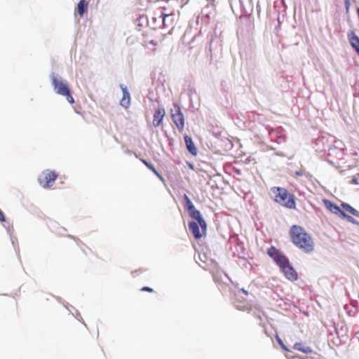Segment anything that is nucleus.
Here are the masks:
<instances>
[{
    "label": "nucleus",
    "mask_w": 359,
    "mask_h": 359,
    "mask_svg": "<svg viewBox=\"0 0 359 359\" xmlns=\"http://www.w3.org/2000/svg\"><path fill=\"white\" fill-rule=\"evenodd\" d=\"M160 18H162V23L163 27H168L172 25V22L173 20V15L172 14V11H170L169 13L161 11Z\"/></svg>",
    "instance_id": "nucleus-16"
},
{
    "label": "nucleus",
    "mask_w": 359,
    "mask_h": 359,
    "mask_svg": "<svg viewBox=\"0 0 359 359\" xmlns=\"http://www.w3.org/2000/svg\"><path fill=\"white\" fill-rule=\"evenodd\" d=\"M57 178V175L55 171L47 170L39 176L38 180L42 187L47 189L53 185Z\"/></svg>",
    "instance_id": "nucleus-5"
},
{
    "label": "nucleus",
    "mask_w": 359,
    "mask_h": 359,
    "mask_svg": "<svg viewBox=\"0 0 359 359\" xmlns=\"http://www.w3.org/2000/svg\"><path fill=\"white\" fill-rule=\"evenodd\" d=\"M290 236L293 244L305 253H311L314 250V242L312 237L299 225H292L290 230Z\"/></svg>",
    "instance_id": "nucleus-2"
},
{
    "label": "nucleus",
    "mask_w": 359,
    "mask_h": 359,
    "mask_svg": "<svg viewBox=\"0 0 359 359\" xmlns=\"http://www.w3.org/2000/svg\"><path fill=\"white\" fill-rule=\"evenodd\" d=\"M316 150L319 152H327V156L336 159H341L344 155V144L342 141L335 140L333 137L330 139L322 136L316 140Z\"/></svg>",
    "instance_id": "nucleus-1"
},
{
    "label": "nucleus",
    "mask_w": 359,
    "mask_h": 359,
    "mask_svg": "<svg viewBox=\"0 0 359 359\" xmlns=\"http://www.w3.org/2000/svg\"><path fill=\"white\" fill-rule=\"evenodd\" d=\"M142 162L149 168L151 169L155 174L157 175V170H156L155 167L149 164L148 162H147L145 160H142Z\"/></svg>",
    "instance_id": "nucleus-25"
},
{
    "label": "nucleus",
    "mask_w": 359,
    "mask_h": 359,
    "mask_svg": "<svg viewBox=\"0 0 359 359\" xmlns=\"http://www.w3.org/2000/svg\"><path fill=\"white\" fill-rule=\"evenodd\" d=\"M228 244L232 245H234L236 248H238L241 252L244 251L243 243L240 241L238 235L236 233H233L231 235Z\"/></svg>",
    "instance_id": "nucleus-15"
},
{
    "label": "nucleus",
    "mask_w": 359,
    "mask_h": 359,
    "mask_svg": "<svg viewBox=\"0 0 359 359\" xmlns=\"http://www.w3.org/2000/svg\"><path fill=\"white\" fill-rule=\"evenodd\" d=\"M295 175L296 176H299V177H302V176H306V177H310V175L309 172H304V171H302V170H297L295 172Z\"/></svg>",
    "instance_id": "nucleus-24"
},
{
    "label": "nucleus",
    "mask_w": 359,
    "mask_h": 359,
    "mask_svg": "<svg viewBox=\"0 0 359 359\" xmlns=\"http://www.w3.org/2000/svg\"><path fill=\"white\" fill-rule=\"evenodd\" d=\"M52 84L55 93L58 95L65 96L67 100L70 104L74 103V99L72 96L71 90L67 85V83L60 79H58L57 76H53L51 79Z\"/></svg>",
    "instance_id": "nucleus-4"
},
{
    "label": "nucleus",
    "mask_w": 359,
    "mask_h": 359,
    "mask_svg": "<svg viewBox=\"0 0 359 359\" xmlns=\"http://www.w3.org/2000/svg\"><path fill=\"white\" fill-rule=\"evenodd\" d=\"M271 142L281 144L285 141V131L282 127L271 128L269 126L265 127Z\"/></svg>",
    "instance_id": "nucleus-6"
},
{
    "label": "nucleus",
    "mask_w": 359,
    "mask_h": 359,
    "mask_svg": "<svg viewBox=\"0 0 359 359\" xmlns=\"http://www.w3.org/2000/svg\"><path fill=\"white\" fill-rule=\"evenodd\" d=\"M161 119L158 118V123H160Z\"/></svg>",
    "instance_id": "nucleus-47"
},
{
    "label": "nucleus",
    "mask_w": 359,
    "mask_h": 359,
    "mask_svg": "<svg viewBox=\"0 0 359 359\" xmlns=\"http://www.w3.org/2000/svg\"><path fill=\"white\" fill-rule=\"evenodd\" d=\"M242 292L243 294L247 295L248 294V291L245 290L244 289H242L239 291V292Z\"/></svg>",
    "instance_id": "nucleus-35"
},
{
    "label": "nucleus",
    "mask_w": 359,
    "mask_h": 359,
    "mask_svg": "<svg viewBox=\"0 0 359 359\" xmlns=\"http://www.w3.org/2000/svg\"><path fill=\"white\" fill-rule=\"evenodd\" d=\"M184 142L186 144L187 149L188 151L192 155V156H196L198 154L197 148L196 147L192 138L188 135H185L184 137Z\"/></svg>",
    "instance_id": "nucleus-14"
},
{
    "label": "nucleus",
    "mask_w": 359,
    "mask_h": 359,
    "mask_svg": "<svg viewBox=\"0 0 359 359\" xmlns=\"http://www.w3.org/2000/svg\"><path fill=\"white\" fill-rule=\"evenodd\" d=\"M158 179L161 180L162 182H164V179L159 173H158Z\"/></svg>",
    "instance_id": "nucleus-36"
},
{
    "label": "nucleus",
    "mask_w": 359,
    "mask_h": 359,
    "mask_svg": "<svg viewBox=\"0 0 359 359\" xmlns=\"http://www.w3.org/2000/svg\"><path fill=\"white\" fill-rule=\"evenodd\" d=\"M184 200L185 202H187L189 200H190V198H189V196L187 194H184Z\"/></svg>",
    "instance_id": "nucleus-32"
},
{
    "label": "nucleus",
    "mask_w": 359,
    "mask_h": 359,
    "mask_svg": "<svg viewBox=\"0 0 359 359\" xmlns=\"http://www.w3.org/2000/svg\"><path fill=\"white\" fill-rule=\"evenodd\" d=\"M156 118H157V111L154 114V121H155Z\"/></svg>",
    "instance_id": "nucleus-37"
},
{
    "label": "nucleus",
    "mask_w": 359,
    "mask_h": 359,
    "mask_svg": "<svg viewBox=\"0 0 359 359\" xmlns=\"http://www.w3.org/2000/svg\"><path fill=\"white\" fill-rule=\"evenodd\" d=\"M276 155L283 156L282 154H279L278 152L276 153Z\"/></svg>",
    "instance_id": "nucleus-46"
},
{
    "label": "nucleus",
    "mask_w": 359,
    "mask_h": 359,
    "mask_svg": "<svg viewBox=\"0 0 359 359\" xmlns=\"http://www.w3.org/2000/svg\"><path fill=\"white\" fill-rule=\"evenodd\" d=\"M351 183L354 184H358L359 183H358L357 177H355V176L353 177V178L351 179Z\"/></svg>",
    "instance_id": "nucleus-29"
},
{
    "label": "nucleus",
    "mask_w": 359,
    "mask_h": 359,
    "mask_svg": "<svg viewBox=\"0 0 359 359\" xmlns=\"http://www.w3.org/2000/svg\"><path fill=\"white\" fill-rule=\"evenodd\" d=\"M189 167H190L191 169H193V168H194V165H193V164H189Z\"/></svg>",
    "instance_id": "nucleus-43"
},
{
    "label": "nucleus",
    "mask_w": 359,
    "mask_h": 359,
    "mask_svg": "<svg viewBox=\"0 0 359 359\" xmlns=\"http://www.w3.org/2000/svg\"><path fill=\"white\" fill-rule=\"evenodd\" d=\"M355 52L357 53V54L359 55V46H357L356 47L354 48Z\"/></svg>",
    "instance_id": "nucleus-34"
},
{
    "label": "nucleus",
    "mask_w": 359,
    "mask_h": 359,
    "mask_svg": "<svg viewBox=\"0 0 359 359\" xmlns=\"http://www.w3.org/2000/svg\"><path fill=\"white\" fill-rule=\"evenodd\" d=\"M142 291H147V292H153L154 290L149 287H143L142 289H141Z\"/></svg>",
    "instance_id": "nucleus-30"
},
{
    "label": "nucleus",
    "mask_w": 359,
    "mask_h": 359,
    "mask_svg": "<svg viewBox=\"0 0 359 359\" xmlns=\"http://www.w3.org/2000/svg\"><path fill=\"white\" fill-rule=\"evenodd\" d=\"M267 254L278 266L287 263L288 258L279 249L274 246H271L267 250Z\"/></svg>",
    "instance_id": "nucleus-7"
},
{
    "label": "nucleus",
    "mask_w": 359,
    "mask_h": 359,
    "mask_svg": "<svg viewBox=\"0 0 359 359\" xmlns=\"http://www.w3.org/2000/svg\"><path fill=\"white\" fill-rule=\"evenodd\" d=\"M200 227L201 226H200V224H198V222H196L194 221H191L189 222V229L190 231L192 233L194 238L196 240H198L201 238H202V236L203 235H205V232H206V231H203L201 228L200 230Z\"/></svg>",
    "instance_id": "nucleus-12"
},
{
    "label": "nucleus",
    "mask_w": 359,
    "mask_h": 359,
    "mask_svg": "<svg viewBox=\"0 0 359 359\" xmlns=\"http://www.w3.org/2000/svg\"><path fill=\"white\" fill-rule=\"evenodd\" d=\"M323 203L327 209H328L332 213L338 215L339 217L341 215V212H344L339 205L332 203L328 199H323Z\"/></svg>",
    "instance_id": "nucleus-13"
},
{
    "label": "nucleus",
    "mask_w": 359,
    "mask_h": 359,
    "mask_svg": "<svg viewBox=\"0 0 359 359\" xmlns=\"http://www.w3.org/2000/svg\"><path fill=\"white\" fill-rule=\"evenodd\" d=\"M122 91L123 97L120 104L123 107L128 109L130 104V95L126 87L122 88Z\"/></svg>",
    "instance_id": "nucleus-17"
},
{
    "label": "nucleus",
    "mask_w": 359,
    "mask_h": 359,
    "mask_svg": "<svg viewBox=\"0 0 359 359\" xmlns=\"http://www.w3.org/2000/svg\"><path fill=\"white\" fill-rule=\"evenodd\" d=\"M276 341L278 343V344L280 346V347L286 351H288V352H290V351L287 348V347L283 344V341L281 340V339L278 337V334L276 335Z\"/></svg>",
    "instance_id": "nucleus-23"
},
{
    "label": "nucleus",
    "mask_w": 359,
    "mask_h": 359,
    "mask_svg": "<svg viewBox=\"0 0 359 359\" xmlns=\"http://www.w3.org/2000/svg\"><path fill=\"white\" fill-rule=\"evenodd\" d=\"M342 219H344L346 220H347L348 222L352 223V224H359V222H357L353 217H352L351 216H349L348 215H347L344 211L341 212V215L340 217Z\"/></svg>",
    "instance_id": "nucleus-22"
},
{
    "label": "nucleus",
    "mask_w": 359,
    "mask_h": 359,
    "mask_svg": "<svg viewBox=\"0 0 359 359\" xmlns=\"http://www.w3.org/2000/svg\"><path fill=\"white\" fill-rule=\"evenodd\" d=\"M216 137H218L220 135V133H214Z\"/></svg>",
    "instance_id": "nucleus-40"
},
{
    "label": "nucleus",
    "mask_w": 359,
    "mask_h": 359,
    "mask_svg": "<svg viewBox=\"0 0 359 359\" xmlns=\"http://www.w3.org/2000/svg\"><path fill=\"white\" fill-rule=\"evenodd\" d=\"M236 307H237V309H238L240 310H242L245 306H240L238 305H236Z\"/></svg>",
    "instance_id": "nucleus-38"
},
{
    "label": "nucleus",
    "mask_w": 359,
    "mask_h": 359,
    "mask_svg": "<svg viewBox=\"0 0 359 359\" xmlns=\"http://www.w3.org/2000/svg\"><path fill=\"white\" fill-rule=\"evenodd\" d=\"M165 109L158 107V117H163L164 116Z\"/></svg>",
    "instance_id": "nucleus-27"
},
{
    "label": "nucleus",
    "mask_w": 359,
    "mask_h": 359,
    "mask_svg": "<svg viewBox=\"0 0 359 359\" xmlns=\"http://www.w3.org/2000/svg\"><path fill=\"white\" fill-rule=\"evenodd\" d=\"M341 206L346 211L348 212L349 213L357 217H359V211L355 210L351 205L346 203H342Z\"/></svg>",
    "instance_id": "nucleus-20"
},
{
    "label": "nucleus",
    "mask_w": 359,
    "mask_h": 359,
    "mask_svg": "<svg viewBox=\"0 0 359 359\" xmlns=\"http://www.w3.org/2000/svg\"><path fill=\"white\" fill-rule=\"evenodd\" d=\"M88 2L86 0H81L77 5V11L80 16H83L88 8Z\"/></svg>",
    "instance_id": "nucleus-19"
},
{
    "label": "nucleus",
    "mask_w": 359,
    "mask_h": 359,
    "mask_svg": "<svg viewBox=\"0 0 359 359\" xmlns=\"http://www.w3.org/2000/svg\"><path fill=\"white\" fill-rule=\"evenodd\" d=\"M169 0H158V2L159 1H165V2H168Z\"/></svg>",
    "instance_id": "nucleus-44"
},
{
    "label": "nucleus",
    "mask_w": 359,
    "mask_h": 359,
    "mask_svg": "<svg viewBox=\"0 0 359 359\" xmlns=\"http://www.w3.org/2000/svg\"><path fill=\"white\" fill-rule=\"evenodd\" d=\"M231 6L233 12H235L234 8L239 6L241 16L247 15L252 11L250 0H231Z\"/></svg>",
    "instance_id": "nucleus-8"
},
{
    "label": "nucleus",
    "mask_w": 359,
    "mask_h": 359,
    "mask_svg": "<svg viewBox=\"0 0 359 359\" xmlns=\"http://www.w3.org/2000/svg\"><path fill=\"white\" fill-rule=\"evenodd\" d=\"M147 42H149V43H151L152 44H154V42H153V40H150V41L147 40V41H145V43H147Z\"/></svg>",
    "instance_id": "nucleus-39"
},
{
    "label": "nucleus",
    "mask_w": 359,
    "mask_h": 359,
    "mask_svg": "<svg viewBox=\"0 0 359 359\" xmlns=\"http://www.w3.org/2000/svg\"><path fill=\"white\" fill-rule=\"evenodd\" d=\"M276 191L275 201L277 203L287 208L294 209L296 208L294 196L290 194L286 189L277 187Z\"/></svg>",
    "instance_id": "nucleus-3"
},
{
    "label": "nucleus",
    "mask_w": 359,
    "mask_h": 359,
    "mask_svg": "<svg viewBox=\"0 0 359 359\" xmlns=\"http://www.w3.org/2000/svg\"><path fill=\"white\" fill-rule=\"evenodd\" d=\"M181 1H185L184 4H187L189 0H181Z\"/></svg>",
    "instance_id": "nucleus-41"
},
{
    "label": "nucleus",
    "mask_w": 359,
    "mask_h": 359,
    "mask_svg": "<svg viewBox=\"0 0 359 359\" xmlns=\"http://www.w3.org/2000/svg\"><path fill=\"white\" fill-rule=\"evenodd\" d=\"M287 263L280 266V271L283 273L284 276L287 279L291 281L297 280L298 278V274L294 269L292 264L290 263L289 259H287Z\"/></svg>",
    "instance_id": "nucleus-9"
},
{
    "label": "nucleus",
    "mask_w": 359,
    "mask_h": 359,
    "mask_svg": "<svg viewBox=\"0 0 359 359\" xmlns=\"http://www.w3.org/2000/svg\"><path fill=\"white\" fill-rule=\"evenodd\" d=\"M285 356H286V358H288V359H290V358H292V356H290V355H286Z\"/></svg>",
    "instance_id": "nucleus-42"
},
{
    "label": "nucleus",
    "mask_w": 359,
    "mask_h": 359,
    "mask_svg": "<svg viewBox=\"0 0 359 359\" xmlns=\"http://www.w3.org/2000/svg\"><path fill=\"white\" fill-rule=\"evenodd\" d=\"M350 43L354 48L357 46H359V37L355 34L353 32H351V36L349 38Z\"/></svg>",
    "instance_id": "nucleus-21"
},
{
    "label": "nucleus",
    "mask_w": 359,
    "mask_h": 359,
    "mask_svg": "<svg viewBox=\"0 0 359 359\" xmlns=\"http://www.w3.org/2000/svg\"><path fill=\"white\" fill-rule=\"evenodd\" d=\"M293 348L295 350H297L299 351H301L302 353L309 354L313 353V350L310 346H306L303 344L302 342H296L294 344Z\"/></svg>",
    "instance_id": "nucleus-18"
},
{
    "label": "nucleus",
    "mask_w": 359,
    "mask_h": 359,
    "mask_svg": "<svg viewBox=\"0 0 359 359\" xmlns=\"http://www.w3.org/2000/svg\"><path fill=\"white\" fill-rule=\"evenodd\" d=\"M170 112L172 119L177 128L180 130H183L184 127V114L180 110V108L178 106L175 105V109H171Z\"/></svg>",
    "instance_id": "nucleus-10"
},
{
    "label": "nucleus",
    "mask_w": 359,
    "mask_h": 359,
    "mask_svg": "<svg viewBox=\"0 0 359 359\" xmlns=\"http://www.w3.org/2000/svg\"><path fill=\"white\" fill-rule=\"evenodd\" d=\"M344 3H345L346 8L348 11L349 8V6H350V1H349V0H346V1H344Z\"/></svg>",
    "instance_id": "nucleus-31"
},
{
    "label": "nucleus",
    "mask_w": 359,
    "mask_h": 359,
    "mask_svg": "<svg viewBox=\"0 0 359 359\" xmlns=\"http://www.w3.org/2000/svg\"><path fill=\"white\" fill-rule=\"evenodd\" d=\"M212 42H213V39H212L210 41V47H209V49H210V51H212Z\"/></svg>",
    "instance_id": "nucleus-33"
},
{
    "label": "nucleus",
    "mask_w": 359,
    "mask_h": 359,
    "mask_svg": "<svg viewBox=\"0 0 359 359\" xmlns=\"http://www.w3.org/2000/svg\"><path fill=\"white\" fill-rule=\"evenodd\" d=\"M5 216L2 210L0 209V222H5Z\"/></svg>",
    "instance_id": "nucleus-28"
},
{
    "label": "nucleus",
    "mask_w": 359,
    "mask_h": 359,
    "mask_svg": "<svg viewBox=\"0 0 359 359\" xmlns=\"http://www.w3.org/2000/svg\"><path fill=\"white\" fill-rule=\"evenodd\" d=\"M189 216L194 219L196 222H198L203 231H206L207 224L203 217H202L199 210L194 208L188 211Z\"/></svg>",
    "instance_id": "nucleus-11"
},
{
    "label": "nucleus",
    "mask_w": 359,
    "mask_h": 359,
    "mask_svg": "<svg viewBox=\"0 0 359 359\" xmlns=\"http://www.w3.org/2000/svg\"><path fill=\"white\" fill-rule=\"evenodd\" d=\"M357 13H358V17H359V7H358V9H357Z\"/></svg>",
    "instance_id": "nucleus-45"
},
{
    "label": "nucleus",
    "mask_w": 359,
    "mask_h": 359,
    "mask_svg": "<svg viewBox=\"0 0 359 359\" xmlns=\"http://www.w3.org/2000/svg\"><path fill=\"white\" fill-rule=\"evenodd\" d=\"M186 208L187 211L190 210L191 209L195 208L194 203L191 202V199L188 201L185 202Z\"/></svg>",
    "instance_id": "nucleus-26"
}]
</instances>
